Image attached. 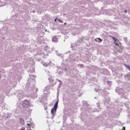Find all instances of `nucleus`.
Here are the masks:
<instances>
[{
    "instance_id": "obj_1",
    "label": "nucleus",
    "mask_w": 130,
    "mask_h": 130,
    "mask_svg": "<svg viewBox=\"0 0 130 130\" xmlns=\"http://www.w3.org/2000/svg\"><path fill=\"white\" fill-rule=\"evenodd\" d=\"M58 105V102H56L54 105V107L51 110V113L53 114V115H54V112H56V110L57 109V106Z\"/></svg>"
},
{
    "instance_id": "obj_2",
    "label": "nucleus",
    "mask_w": 130,
    "mask_h": 130,
    "mask_svg": "<svg viewBox=\"0 0 130 130\" xmlns=\"http://www.w3.org/2000/svg\"><path fill=\"white\" fill-rule=\"evenodd\" d=\"M112 39L114 41V43L115 44V45H116V46L118 45V43H116V40L118 41V40L117 39H115V38H114V37H113Z\"/></svg>"
},
{
    "instance_id": "obj_3",
    "label": "nucleus",
    "mask_w": 130,
    "mask_h": 130,
    "mask_svg": "<svg viewBox=\"0 0 130 130\" xmlns=\"http://www.w3.org/2000/svg\"><path fill=\"white\" fill-rule=\"evenodd\" d=\"M52 41H53V42H57V38L56 37H54L53 38H52Z\"/></svg>"
},
{
    "instance_id": "obj_4",
    "label": "nucleus",
    "mask_w": 130,
    "mask_h": 130,
    "mask_svg": "<svg viewBox=\"0 0 130 130\" xmlns=\"http://www.w3.org/2000/svg\"><path fill=\"white\" fill-rule=\"evenodd\" d=\"M97 39L99 41H97V40H95V41H96L97 42H99V43H101L103 41L102 39H101L100 38H97Z\"/></svg>"
},
{
    "instance_id": "obj_5",
    "label": "nucleus",
    "mask_w": 130,
    "mask_h": 130,
    "mask_svg": "<svg viewBox=\"0 0 130 130\" xmlns=\"http://www.w3.org/2000/svg\"><path fill=\"white\" fill-rule=\"evenodd\" d=\"M20 121L21 124H24V123H25L24 121V119H23L22 118L20 119Z\"/></svg>"
},
{
    "instance_id": "obj_6",
    "label": "nucleus",
    "mask_w": 130,
    "mask_h": 130,
    "mask_svg": "<svg viewBox=\"0 0 130 130\" xmlns=\"http://www.w3.org/2000/svg\"><path fill=\"white\" fill-rule=\"evenodd\" d=\"M58 22H59L60 23H62V20H61V19H58Z\"/></svg>"
},
{
    "instance_id": "obj_7",
    "label": "nucleus",
    "mask_w": 130,
    "mask_h": 130,
    "mask_svg": "<svg viewBox=\"0 0 130 130\" xmlns=\"http://www.w3.org/2000/svg\"><path fill=\"white\" fill-rule=\"evenodd\" d=\"M126 68H127V69L129 70V71H130V67L127 66V65H126Z\"/></svg>"
},
{
    "instance_id": "obj_8",
    "label": "nucleus",
    "mask_w": 130,
    "mask_h": 130,
    "mask_svg": "<svg viewBox=\"0 0 130 130\" xmlns=\"http://www.w3.org/2000/svg\"><path fill=\"white\" fill-rule=\"evenodd\" d=\"M79 66L80 67V68H84V65L81 64H79Z\"/></svg>"
},
{
    "instance_id": "obj_9",
    "label": "nucleus",
    "mask_w": 130,
    "mask_h": 130,
    "mask_svg": "<svg viewBox=\"0 0 130 130\" xmlns=\"http://www.w3.org/2000/svg\"><path fill=\"white\" fill-rule=\"evenodd\" d=\"M27 125H28V126H27V127H28V128H30V124L27 123Z\"/></svg>"
},
{
    "instance_id": "obj_10",
    "label": "nucleus",
    "mask_w": 130,
    "mask_h": 130,
    "mask_svg": "<svg viewBox=\"0 0 130 130\" xmlns=\"http://www.w3.org/2000/svg\"><path fill=\"white\" fill-rule=\"evenodd\" d=\"M122 130H125V127H123Z\"/></svg>"
},
{
    "instance_id": "obj_11",
    "label": "nucleus",
    "mask_w": 130,
    "mask_h": 130,
    "mask_svg": "<svg viewBox=\"0 0 130 130\" xmlns=\"http://www.w3.org/2000/svg\"><path fill=\"white\" fill-rule=\"evenodd\" d=\"M57 20V18H56L55 20H54V22H56V20Z\"/></svg>"
},
{
    "instance_id": "obj_12",
    "label": "nucleus",
    "mask_w": 130,
    "mask_h": 130,
    "mask_svg": "<svg viewBox=\"0 0 130 130\" xmlns=\"http://www.w3.org/2000/svg\"><path fill=\"white\" fill-rule=\"evenodd\" d=\"M64 25H67V23L65 22V23H64Z\"/></svg>"
},
{
    "instance_id": "obj_13",
    "label": "nucleus",
    "mask_w": 130,
    "mask_h": 130,
    "mask_svg": "<svg viewBox=\"0 0 130 130\" xmlns=\"http://www.w3.org/2000/svg\"><path fill=\"white\" fill-rule=\"evenodd\" d=\"M126 12H127L126 10L124 11V13H126Z\"/></svg>"
},
{
    "instance_id": "obj_14",
    "label": "nucleus",
    "mask_w": 130,
    "mask_h": 130,
    "mask_svg": "<svg viewBox=\"0 0 130 130\" xmlns=\"http://www.w3.org/2000/svg\"><path fill=\"white\" fill-rule=\"evenodd\" d=\"M126 76L127 77V75H126L125 76V77H126Z\"/></svg>"
}]
</instances>
